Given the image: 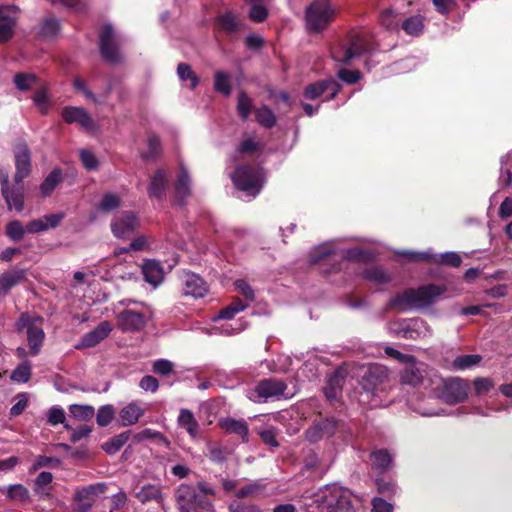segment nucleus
I'll return each instance as SVG.
<instances>
[{
    "label": "nucleus",
    "instance_id": "f257e3e1",
    "mask_svg": "<svg viewBox=\"0 0 512 512\" xmlns=\"http://www.w3.org/2000/svg\"><path fill=\"white\" fill-rule=\"evenodd\" d=\"M446 291L444 286L427 284L418 288H408L397 293L388 303V307L397 311L427 308L434 304L437 297Z\"/></svg>",
    "mask_w": 512,
    "mask_h": 512
},
{
    "label": "nucleus",
    "instance_id": "f03ea898",
    "mask_svg": "<svg viewBox=\"0 0 512 512\" xmlns=\"http://www.w3.org/2000/svg\"><path fill=\"white\" fill-rule=\"evenodd\" d=\"M390 374L387 367L384 365L373 363L362 368L360 375L359 385L361 388V395L366 399L361 401L369 403L371 406H376L378 401H374L379 392H385L389 386Z\"/></svg>",
    "mask_w": 512,
    "mask_h": 512
},
{
    "label": "nucleus",
    "instance_id": "7ed1b4c3",
    "mask_svg": "<svg viewBox=\"0 0 512 512\" xmlns=\"http://www.w3.org/2000/svg\"><path fill=\"white\" fill-rule=\"evenodd\" d=\"M230 177L239 191L253 197L261 192L266 180L264 169L254 164H239Z\"/></svg>",
    "mask_w": 512,
    "mask_h": 512
},
{
    "label": "nucleus",
    "instance_id": "20e7f679",
    "mask_svg": "<svg viewBox=\"0 0 512 512\" xmlns=\"http://www.w3.org/2000/svg\"><path fill=\"white\" fill-rule=\"evenodd\" d=\"M316 502L327 512H355L351 491L341 486H326L316 495Z\"/></svg>",
    "mask_w": 512,
    "mask_h": 512
},
{
    "label": "nucleus",
    "instance_id": "39448f33",
    "mask_svg": "<svg viewBox=\"0 0 512 512\" xmlns=\"http://www.w3.org/2000/svg\"><path fill=\"white\" fill-rule=\"evenodd\" d=\"M180 512H211L213 504L200 495L196 488L189 484H181L175 492Z\"/></svg>",
    "mask_w": 512,
    "mask_h": 512
},
{
    "label": "nucleus",
    "instance_id": "423d86ee",
    "mask_svg": "<svg viewBox=\"0 0 512 512\" xmlns=\"http://www.w3.org/2000/svg\"><path fill=\"white\" fill-rule=\"evenodd\" d=\"M335 10L327 0L312 2L305 11L308 29L313 33L325 30L335 18Z\"/></svg>",
    "mask_w": 512,
    "mask_h": 512
},
{
    "label": "nucleus",
    "instance_id": "0eeeda50",
    "mask_svg": "<svg viewBox=\"0 0 512 512\" xmlns=\"http://www.w3.org/2000/svg\"><path fill=\"white\" fill-rule=\"evenodd\" d=\"M99 49L102 58L110 64L123 62V55L119 49V39L111 24L103 26L99 34Z\"/></svg>",
    "mask_w": 512,
    "mask_h": 512
},
{
    "label": "nucleus",
    "instance_id": "6e6552de",
    "mask_svg": "<svg viewBox=\"0 0 512 512\" xmlns=\"http://www.w3.org/2000/svg\"><path fill=\"white\" fill-rule=\"evenodd\" d=\"M469 385L460 378H448L442 381L441 399L450 405L464 402L468 397Z\"/></svg>",
    "mask_w": 512,
    "mask_h": 512
},
{
    "label": "nucleus",
    "instance_id": "1a4fd4ad",
    "mask_svg": "<svg viewBox=\"0 0 512 512\" xmlns=\"http://www.w3.org/2000/svg\"><path fill=\"white\" fill-rule=\"evenodd\" d=\"M371 50V43L359 34L349 36L347 46L341 48V56L333 54V58L343 64H349L354 58L359 57Z\"/></svg>",
    "mask_w": 512,
    "mask_h": 512
},
{
    "label": "nucleus",
    "instance_id": "9d476101",
    "mask_svg": "<svg viewBox=\"0 0 512 512\" xmlns=\"http://www.w3.org/2000/svg\"><path fill=\"white\" fill-rule=\"evenodd\" d=\"M16 172L14 181L20 184L31 172V152L25 141H18L13 147Z\"/></svg>",
    "mask_w": 512,
    "mask_h": 512
},
{
    "label": "nucleus",
    "instance_id": "9b49d317",
    "mask_svg": "<svg viewBox=\"0 0 512 512\" xmlns=\"http://www.w3.org/2000/svg\"><path fill=\"white\" fill-rule=\"evenodd\" d=\"M139 225L137 216L131 211H122L111 221V231L116 238H128Z\"/></svg>",
    "mask_w": 512,
    "mask_h": 512
},
{
    "label": "nucleus",
    "instance_id": "f8f14e48",
    "mask_svg": "<svg viewBox=\"0 0 512 512\" xmlns=\"http://www.w3.org/2000/svg\"><path fill=\"white\" fill-rule=\"evenodd\" d=\"M103 492L104 485L100 483L77 488L73 497L76 510L78 512H88L93 506L96 497Z\"/></svg>",
    "mask_w": 512,
    "mask_h": 512
},
{
    "label": "nucleus",
    "instance_id": "ddd939ff",
    "mask_svg": "<svg viewBox=\"0 0 512 512\" xmlns=\"http://www.w3.org/2000/svg\"><path fill=\"white\" fill-rule=\"evenodd\" d=\"M181 280L183 292L186 296L198 299L203 298L208 293V285L205 280L193 272L184 271Z\"/></svg>",
    "mask_w": 512,
    "mask_h": 512
},
{
    "label": "nucleus",
    "instance_id": "4468645a",
    "mask_svg": "<svg viewBox=\"0 0 512 512\" xmlns=\"http://www.w3.org/2000/svg\"><path fill=\"white\" fill-rule=\"evenodd\" d=\"M191 195V179L187 168L183 163L180 164L177 180L174 185V205L184 207L187 199Z\"/></svg>",
    "mask_w": 512,
    "mask_h": 512
},
{
    "label": "nucleus",
    "instance_id": "2eb2a0df",
    "mask_svg": "<svg viewBox=\"0 0 512 512\" xmlns=\"http://www.w3.org/2000/svg\"><path fill=\"white\" fill-rule=\"evenodd\" d=\"M18 7L14 5L0 6V42H6L14 35Z\"/></svg>",
    "mask_w": 512,
    "mask_h": 512
},
{
    "label": "nucleus",
    "instance_id": "dca6fc26",
    "mask_svg": "<svg viewBox=\"0 0 512 512\" xmlns=\"http://www.w3.org/2000/svg\"><path fill=\"white\" fill-rule=\"evenodd\" d=\"M61 116L68 124L77 123L81 128L92 131L95 129V122L89 113L82 107L67 106L62 109Z\"/></svg>",
    "mask_w": 512,
    "mask_h": 512
},
{
    "label": "nucleus",
    "instance_id": "f3484780",
    "mask_svg": "<svg viewBox=\"0 0 512 512\" xmlns=\"http://www.w3.org/2000/svg\"><path fill=\"white\" fill-rule=\"evenodd\" d=\"M215 28L226 35L233 36L242 32L245 25L233 12L226 11L215 18Z\"/></svg>",
    "mask_w": 512,
    "mask_h": 512
},
{
    "label": "nucleus",
    "instance_id": "a211bd4d",
    "mask_svg": "<svg viewBox=\"0 0 512 512\" xmlns=\"http://www.w3.org/2000/svg\"><path fill=\"white\" fill-rule=\"evenodd\" d=\"M418 324L419 322H389V330L396 337L417 340L424 336L426 331Z\"/></svg>",
    "mask_w": 512,
    "mask_h": 512
},
{
    "label": "nucleus",
    "instance_id": "6ab92c4d",
    "mask_svg": "<svg viewBox=\"0 0 512 512\" xmlns=\"http://www.w3.org/2000/svg\"><path fill=\"white\" fill-rule=\"evenodd\" d=\"M287 389V384L280 379L269 378L261 380L255 387V393L261 399H268L282 395Z\"/></svg>",
    "mask_w": 512,
    "mask_h": 512
},
{
    "label": "nucleus",
    "instance_id": "aec40b11",
    "mask_svg": "<svg viewBox=\"0 0 512 512\" xmlns=\"http://www.w3.org/2000/svg\"><path fill=\"white\" fill-rule=\"evenodd\" d=\"M410 260L417 261L420 259L424 260H430L435 264H440L444 266H449L453 268H457L462 263L461 256L456 252H445L439 255H433L431 257H428L423 254H419L416 252H407L405 254Z\"/></svg>",
    "mask_w": 512,
    "mask_h": 512
},
{
    "label": "nucleus",
    "instance_id": "412c9836",
    "mask_svg": "<svg viewBox=\"0 0 512 512\" xmlns=\"http://www.w3.org/2000/svg\"><path fill=\"white\" fill-rule=\"evenodd\" d=\"M112 331L110 322H100L99 325L92 331L84 334L75 347L77 349L90 348L99 344L104 340Z\"/></svg>",
    "mask_w": 512,
    "mask_h": 512
},
{
    "label": "nucleus",
    "instance_id": "4be33fe9",
    "mask_svg": "<svg viewBox=\"0 0 512 512\" xmlns=\"http://www.w3.org/2000/svg\"><path fill=\"white\" fill-rule=\"evenodd\" d=\"M20 330L26 331L27 341L29 345V354L32 356H36L39 354L45 334L42 328L37 327L35 322H24L23 325L19 328Z\"/></svg>",
    "mask_w": 512,
    "mask_h": 512
},
{
    "label": "nucleus",
    "instance_id": "5701e85b",
    "mask_svg": "<svg viewBox=\"0 0 512 512\" xmlns=\"http://www.w3.org/2000/svg\"><path fill=\"white\" fill-rule=\"evenodd\" d=\"M345 376L346 371L342 368H338L329 377L326 386L323 388V392L330 402L337 400L341 395Z\"/></svg>",
    "mask_w": 512,
    "mask_h": 512
},
{
    "label": "nucleus",
    "instance_id": "b1692460",
    "mask_svg": "<svg viewBox=\"0 0 512 512\" xmlns=\"http://www.w3.org/2000/svg\"><path fill=\"white\" fill-rule=\"evenodd\" d=\"M1 193L8 209L15 208L18 212H21L24 208V187L23 184H16L15 187L1 188Z\"/></svg>",
    "mask_w": 512,
    "mask_h": 512
},
{
    "label": "nucleus",
    "instance_id": "393cba45",
    "mask_svg": "<svg viewBox=\"0 0 512 512\" xmlns=\"http://www.w3.org/2000/svg\"><path fill=\"white\" fill-rule=\"evenodd\" d=\"M26 279V271L17 269L4 272L0 275V296L6 295L13 287Z\"/></svg>",
    "mask_w": 512,
    "mask_h": 512
},
{
    "label": "nucleus",
    "instance_id": "a878e982",
    "mask_svg": "<svg viewBox=\"0 0 512 512\" xmlns=\"http://www.w3.org/2000/svg\"><path fill=\"white\" fill-rule=\"evenodd\" d=\"M419 362L414 357V361L405 363V367L401 372L400 379L402 384L417 386L422 383L423 375L419 367Z\"/></svg>",
    "mask_w": 512,
    "mask_h": 512
},
{
    "label": "nucleus",
    "instance_id": "bb28decb",
    "mask_svg": "<svg viewBox=\"0 0 512 512\" xmlns=\"http://www.w3.org/2000/svg\"><path fill=\"white\" fill-rule=\"evenodd\" d=\"M219 426L226 433L236 434L242 438L244 442L248 441V424L245 420H237L233 418H224L219 421Z\"/></svg>",
    "mask_w": 512,
    "mask_h": 512
},
{
    "label": "nucleus",
    "instance_id": "cd10ccee",
    "mask_svg": "<svg viewBox=\"0 0 512 512\" xmlns=\"http://www.w3.org/2000/svg\"><path fill=\"white\" fill-rule=\"evenodd\" d=\"M144 414L143 409L136 403H129L119 412V423L121 426H131L135 424Z\"/></svg>",
    "mask_w": 512,
    "mask_h": 512
},
{
    "label": "nucleus",
    "instance_id": "c85d7f7f",
    "mask_svg": "<svg viewBox=\"0 0 512 512\" xmlns=\"http://www.w3.org/2000/svg\"><path fill=\"white\" fill-rule=\"evenodd\" d=\"M142 273L146 282L156 288L160 284V262L147 260L142 265Z\"/></svg>",
    "mask_w": 512,
    "mask_h": 512
},
{
    "label": "nucleus",
    "instance_id": "c756f323",
    "mask_svg": "<svg viewBox=\"0 0 512 512\" xmlns=\"http://www.w3.org/2000/svg\"><path fill=\"white\" fill-rule=\"evenodd\" d=\"M4 488L9 501L26 503L30 501V492L23 484H10Z\"/></svg>",
    "mask_w": 512,
    "mask_h": 512
},
{
    "label": "nucleus",
    "instance_id": "7c9ffc66",
    "mask_svg": "<svg viewBox=\"0 0 512 512\" xmlns=\"http://www.w3.org/2000/svg\"><path fill=\"white\" fill-rule=\"evenodd\" d=\"M315 421L318 423L323 438L331 437L344 425L342 421H339L334 417H322L321 415H319Z\"/></svg>",
    "mask_w": 512,
    "mask_h": 512
},
{
    "label": "nucleus",
    "instance_id": "2f4dec72",
    "mask_svg": "<svg viewBox=\"0 0 512 512\" xmlns=\"http://www.w3.org/2000/svg\"><path fill=\"white\" fill-rule=\"evenodd\" d=\"M360 275L365 280L375 284H387L392 280L391 276L384 269L378 266L366 268L360 273Z\"/></svg>",
    "mask_w": 512,
    "mask_h": 512
},
{
    "label": "nucleus",
    "instance_id": "473e14b6",
    "mask_svg": "<svg viewBox=\"0 0 512 512\" xmlns=\"http://www.w3.org/2000/svg\"><path fill=\"white\" fill-rule=\"evenodd\" d=\"M407 35L419 36L424 30V18L421 15H413L405 19L401 25Z\"/></svg>",
    "mask_w": 512,
    "mask_h": 512
},
{
    "label": "nucleus",
    "instance_id": "72a5a7b5",
    "mask_svg": "<svg viewBox=\"0 0 512 512\" xmlns=\"http://www.w3.org/2000/svg\"><path fill=\"white\" fill-rule=\"evenodd\" d=\"M247 307L239 298H235L229 305L222 308L218 314L214 315L211 320H230L238 312L243 311Z\"/></svg>",
    "mask_w": 512,
    "mask_h": 512
},
{
    "label": "nucleus",
    "instance_id": "f704fd0d",
    "mask_svg": "<svg viewBox=\"0 0 512 512\" xmlns=\"http://www.w3.org/2000/svg\"><path fill=\"white\" fill-rule=\"evenodd\" d=\"M60 21L55 17H47L40 24L39 37L42 39L54 38L60 31Z\"/></svg>",
    "mask_w": 512,
    "mask_h": 512
},
{
    "label": "nucleus",
    "instance_id": "c9c22d12",
    "mask_svg": "<svg viewBox=\"0 0 512 512\" xmlns=\"http://www.w3.org/2000/svg\"><path fill=\"white\" fill-rule=\"evenodd\" d=\"M330 78L322 79L314 83L308 84L303 91L306 99L315 100L322 96L329 89Z\"/></svg>",
    "mask_w": 512,
    "mask_h": 512
},
{
    "label": "nucleus",
    "instance_id": "e433bc0d",
    "mask_svg": "<svg viewBox=\"0 0 512 512\" xmlns=\"http://www.w3.org/2000/svg\"><path fill=\"white\" fill-rule=\"evenodd\" d=\"M179 425L186 429V431L195 437L198 434L199 424L196 421L194 414L188 409H181L178 417Z\"/></svg>",
    "mask_w": 512,
    "mask_h": 512
},
{
    "label": "nucleus",
    "instance_id": "4c0bfd02",
    "mask_svg": "<svg viewBox=\"0 0 512 512\" xmlns=\"http://www.w3.org/2000/svg\"><path fill=\"white\" fill-rule=\"evenodd\" d=\"M482 361V356L478 354H463L457 356L453 362L452 367L455 370H466L478 365Z\"/></svg>",
    "mask_w": 512,
    "mask_h": 512
},
{
    "label": "nucleus",
    "instance_id": "58836bf2",
    "mask_svg": "<svg viewBox=\"0 0 512 512\" xmlns=\"http://www.w3.org/2000/svg\"><path fill=\"white\" fill-rule=\"evenodd\" d=\"M371 457L373 459V469L383 473L387 471L391 465L392 458L386 449H380L372 452Z\"/></svg>",
    "mask_w": 512,
    "mask_h": 512
},
{
    "label": "nucleus",
    "instance_id": "ea45409f",
    "mask_svg": "<svg viewBox=\"0 0 512 512\" xmlns=\"http://www.w3.org/2000/svg\"><path fill=\"white\" fill-rule=\"evenodd\" d=\"M130 432L125 431L122 432L112 438H110L107 442L102 445L103 450L110 455L117 453L129 440Z\"/></svg>",
    "mask_w": 512,
    "mask_h": 512
},
{
    "label": "nucleus",
    "instance_id": "a19ab883",
    "mask_svg": "<svg viewBox=\"0 0 512 512\" xmlns=\"http://www.w3.org/2000/svg\"><path fill=\"white\" fill-rule=\"evenodd\" d=\"M230 75L224 71H216L214 75V90L224 96H229L232 92Z\"/></svg>",
    "mask_w": 512,
    "mask_h": 512
},
{
    "label": "nucleus",
    "instance_id": "79ce46f5",
    "mask_svg": "<svg viewBox=\"0 0 512 512\" xmlns=\"http://www.w3.org/2000/svg\"><path fill=\"white\" fill-rule=\"evenodd\" d=\"M177 74L181 81H189V88L195 89L199 85V77L198 75L193 71L190 64L181 62L177 66Z\"/></svg>",
    "mask_w": 512,
    "mask_h": 512
},
{
    "label": "nucleus",
    "instance_id": "37998d69",
    "mask_svg": "<svg viewBox=\"0 0 512 512\" xmlns=\"http://www.w3.org/2000/svg\"><path fill=\"white\" fill-rule=\"evenodd\" d=\"M32 365L30 361H22L11 373L10 379L16 383H27L31 378Z\"/></svg>",
    "mask_w": 512,
    "mask_h": 512
},
{
    "label": "nucleus",
    "instance_id": "c03bdc74",
    "mask_svg": "<svg viewBox=\"0 0 512 512\" xmlns=\"http://www.w3.org/2000/svg\"><path fill=\"white\" fill-rule=\"evenodd\" d=\"M121 205V198L118 194L107 192L105 193L97 205L100 212L109 213Z\"/></svg>",
    "mask_w": 512,
    "mask_h": 512
},
{
    "label": "nucleus",
    "instance_id": "a18cd8bd",
    "mask_svg": "<svg viewBox=\"0 0 512 512\" xmlns=\"http://www.w3.org/2000/svg\"><path fill=\"white\" fill-rule=\"evenodd\" d=\"M255 118L262 127L267 129L276 124V116L267 105H263L255 111Z\"/></svg>",
    "mask_w": 512,
    "mask_h": 512
},
{
    "label": "nucleus",
    "instance_id": "49530a36",
    "mask_svg": "<svg viewBox=\"0 0 512 512\" xmlns=\"http://www.w3.org/2000/svg\"><path fill=\"white\" fill-rule=\"evenodd\" d=\"M236 108L242 121H246L253 110L252 99L243 90L238 94Z\"/></svg>",
    "mask_w": 512,
    "mask_h": 512
},
{
    "label": "nucleus",
    "instance_id": "de8ad7c7",
    "mask_svg": "<svg viewBox=\"0 0 512 512\" xmlns=\"http://www.w3.org/2000/svg\"><path fill=\"white\" fill-rule=\"evenodd\" d=\"M13 82L20 91H28L37 84L38 78L32 73H17L14 75Z\"/></svg>",
    "mask_w": 512,
    "mask_h": 512
},
{
    "label": "nucleus",
    "instance_id": "09e8293b",
    "mask_svg": "<svg viewBox=\"0 0 512 512\" xmlns=\"http://www.w3.org/2000/svg\"><path fill=\"white\" fill-rule=\"evenodd\" d=\"M62 179V172L56 168L52 170L41 184V192L44 196L49 195Z\"/></svg>",
    "mask_w": 512,
    "mask_h": 512
},
{
    "label": "nucleus",
    "instance_id": "8fccbe9b",
    "mask_svg": "<svg viewBox=\"0 0 512 512\" xmlns=\"http://www.w3.org/2000/svg\"><path fill=\"white\" fill-rule=\"evenodd\" d=\"M69 412L76 419L88 421L93 418L95 409L91 405L72 404L69 406Z\"/></svg>",
    "mask_w": 512,
    "mask_h": 512
},
{
    "label": "nucleus",
    "instance_id": "3c124183",
    "mask_svg": "<svg viewBox=\"0 0 512 512\" xmlns=\"http://www.w3.org/2000/svg\"><path fill=\"white\" fill-rule=\"evenodd\" d=\"M266 489V484L262 483V481H254L250 482L244 486H242L240 489L236 492L237 498H246L249 496H254L262 493Z\"/></svg>",
    "mask_w": 512,
    "mask_h": 512
},
{
    "label": "nucleus",
    "instance_id": "603ef678",
    "mask_svg": "<svg viewBox=\"0 0 512 512\" xmlns=\"http://www.w3.org/2000/svg\"><path fill=\"white\" fill-rule=\"evenodd\" d=\"M136 497L142 503L148 502L152 499L157 500L160 497V487L155 484L144 485L136 493Z\"/></svg>",
    "mask_w": 512,
    "mask_h": 512
},
{
    "label": "nucleus",
    "instance_id": "864d4df0",
    "mask_svg": "<svg viewBox=\"0 0 512 512\" xmlns=\"http://www.w3.org/2000/svg\"><path fill=\"white\" fill-rule=\"evenodd\" d=\"M333 254L334 251L331 248L321 246L311 252L309 262L311 265H318L323 261H328V263H331V257Z\"/></svg>",
    "mask_w": 512,
    "mask_h": 512
},
{
    "label": "nucleus",
    "instance_id": "5fc2aeb1",
    "mask_svg": "<svg viewBox=\"0 0 512 512\" xmlns=\"http://www.w3.org/2000/svg\"><path fill=\"white\" fill-rule=\"evenodd\" d=\"M26 232V226L24 227L18 220H13L6 225V235L14 242L22 240Z\"/></svg>",
    "mask_w": 512,
    "mask_h": 512
},
{
    "label": "nucleus",
    "instance_id": "6e6d98bb",
    "mask_svg": "<svg viewBox=\"0 0 512 512\" xmlns=\"http://www.w3.org/2000/svg\"><path fill=\"white\" fill-rule=\"evenodd\" d=\"M114 415L115 410L112 405H103L98 409L96 422L100 427H106L112 422Z\"/></svg>",
    "mask_w": 512,
    "mask_h": 512
},
{
    "label": "nucleus",
    "instance_id": "4d7b16f0",
    "mask_svg": "<svg viewBox=\"0 0 512 512\" xmlns=\"http://www.w3.org/2000/svg\"><path fill=\"white\" fill-rule=\"evenodd\" d=\"M248 16L253 22L262 23L268 17V9L263 5V3L253 4L249 10Z\"/></svg>",
    "mask_w": 512,
    "mask_h": 512
},
{
    "label": "nucleus",
    "instance_id": "13d9d810",
    "mask_svg": "<svg viewBox=\"0 0 512 512\" xmlns=\"http://www.w3.org/2000/svg\"><path fill=\"white\" fill-rule=\"evenodd\" d=\"M475 394L480 396L488 393L493 387L494 382L491 378L477 377L473 381Z\"/></svg>",
    "mask_w": 512,
    "mask_h": 512
},
{
    "label": "nucleus",
    "instance_id": "bf43d9fd",
    "mask_svg": "<svg viewBox=\"0 0 512 512\" xmlns=\"http://www.w3.org/2000/svg\"><path fill=\"white\" fill-rule=\"evenodd\" d=\"M61 465V460L56 457H49L40 455L36 458L35 463L32 466V471H36L42 467H55L58 468Z\"/></svg>",
    "mask_w": 512,
    "mask_h": 512
},
{
    "label": "nucleus",
    "instance_id": "052dcab7",
    "mask_svg": "<svg viewBox=\"0 0 512 512\" xmlns=\"http://www.w3.org/2000/svg\"><path fill=\"white\" fill-rule=\"evenodd\" d=\"M65 421V412L64 409L59 406H54L49 409L47 414V422L52 425L56 426L58 424H63Z\"/></svg>",
    "mask_w": 512,
    "mask_h": 512
},
{
    "label": "nucleus",
    "instance_id": "680f3d73",
    "mask_svg": "<svg viewBox=\"0 0 512 512\" xmlns=\"http://www.w3.org/2000/svg\"><path fill=\"white\" fill-rule=\"evenodd\" d=\"M337 76L345 83L353 85L361 79V73L358 70H350L342 68L338 71Z\"/></svg>",
    "mask_w": 512,
    "mask_h": 512
},
{
    "label": "nucleus",
    "instance_id": "e2e57ef3",
    "mask_svg": "<svg viewBox=\"0 0 512 512\" xmlns=\"http://www.w3.org/2000/svg\"><path fill=\"white\" fill-rule=\"evenodd\" d=\"M33 102L40 109L42 114L48 113V96L44 88L35 91Z\"/></svg>",
    "mask_w": 512,
    "mask_h": 512
},
{
    "label": "nucleus",
    "instance_id": "0e129e2a",
    "mask_svg": "<svg viewBox=\"0 0 512 512\" xmlns=\"http://www.w3.org/2000/svg\"><path fill=\"white\" fill-rule=\"evenodd\" d=\"M122 320H146L148 316L145 313V308L143 306H137L136 308H128L122 313Z\"/></svg>",
    "mask_w": 512,
    "mask_h": 512
},
{
    "label": "nucleus",
    "instance_id": "69168bd1",
    "mask_svg": "<svg viewBox=\"0 0 512 512\" xmlns=\"http://www.w3.org/2000/svg\"><path fill=\"white\" fill-rule=\"evenodd\" d=\"M80 159L83 163V166L87 170H95L98 168L99 162L96 158L95 154L90 150H81L80 151Z\"/></svg>",
    "mask_w": 512,
    "mask_h": 512
},
{
    "label": "nucleus",
    "instance_id": "338daca9",
    "mask_svg": "<svg viewBox=\"0 0 512 512\" xmlns=\"http://www.w3.org/2000/svg\"><path fill=\"white\" fill-rule=\"evenodd\" d=\"M259 436L265 445H268V446H271L274 448L279 446V442L277 441V438H276L277 431L275 428L271 427L268 429L261 430L259 432Z\"/></svg>",
    "mask_w": 512,
    "mask_h": 512
},
{
    "label": "nucleus",
    "instance_id": "774afa93",
    "mask_svg": "<svg viewBox=\"0 0 512 512\" xmlns=\"http://www.w3.org/2000/svg\"><path fill=\"white\" fill-rule=\"evenodd\" d=\"M236 290L247 300L254 301L255 294L252 287L243 279H238L234 283Z\"/></svg>",
    "mask_w": 512,
    "mask_h": 512
}]
</instances>
